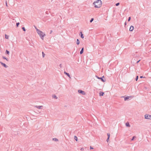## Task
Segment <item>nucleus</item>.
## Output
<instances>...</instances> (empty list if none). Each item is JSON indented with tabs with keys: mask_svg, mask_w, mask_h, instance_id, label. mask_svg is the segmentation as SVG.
Here are the masks:
<instances>
[{
	"mask_svg": "<svg viewBox=\"0 0 151 151\" xmlns=\"http://www.w3.org/2000/svg\"><path fill=\"white\" fill-rule=\"evenodd\" d=\"M93 4L94 5V7L95 8H99L102 5V2L101 0H97L94 1L93 3Z\"/></svg>",
	"mask_w": 151,
	"mask_h": 151,
	"instance_id": "1",
	"label": "nucleus"
},
{
	"mask_svg": "<svg viewBox=\"0 0 151 151\" xmlns=\"http://www.w3.org/2000/svg\"><path fill=\"white\" fill-rule=\"evenodd\" d=\"M37 32L41 39L43 40L44 37L45 36V34L38 29H37Z\"/></svg>",
	"mask_w": 151,
	"mask_h": 151,
	"instance_id": "2",
	"label": "nucleus"
},
{
	"mask_svg": "<svg viewBox=\"0 0 151 151\" xmlns=\"http://www.w3.org/2000/svg\"><path fill=\"white\" fill-rule=\"evenodd\" d=\"M96 77L98 79H100L101 81L103 82H104L106 81V80L103 79V78H104V76H103L102 77H99L97 76H96Z\"/></svg>",
	"mask_w": 151,
	"mask_h": 151,
	"instance_id": "3",
	"label": "nucleus"
},
{
	"mask_svg": "<svg viewBox=\"0 0 151 151\" xmlns=\"http://www.w3.org/2000/svg\"><path fill=\"white\" fill-rule=\"evenodd\" d=\"M145 118L147 119H151V115L149 114H145Z\"/></svg>",
	"mask_w": 151,
	"mask_h": 151,
	"instance_id": "4",
	"label": "nucleus"
},
{
	"mask_svg": "<svg viewBox=\"0 0 151 151\" xmlns=\"http://www.w3.org/2000/svg\"><path fill=\"white\" fill-rule=\"evenodd\" d=\"M78 92L79 93H81L82 95H85L86 94V93L85 91L81 90H79L78 91Z\"/></svg>",
	"mask_w": 151,
	"mask_h": 151,
	"instance_id": "5",
	"label": "nucleus"
},
{
	"mask_svg": "<svg viewBox=\"0 0 151 151\" xmlns=\"http://www.w3.org/2000/svg\"><path fill=\"white\" fill-rule=\"evenodd\" d=\"M1 65H2L3 66H4V67L5 68H7L8 67V66L7 65H6L5 63H2L1 62Z\"/></svg>",
	"mask_w": 151,
	"mask_h": 151,
	"instance_id": "6",
	"label": "nucleus"
},
{
	"mask_svg": "<svg viewBox=\"0 0 151 151\" xmlns=\"http://www.w3.org/2000/svg\"><path fill=\"white\" fill-rule=\"evenodd\" d=\"M64 73L65 74L68 76L70 78V76L69 73H68L65 71L64 72Z\"/></svg>",
	"mask_w": 151,
	"mask_h": 151,
	"instance_id": "7",
	"label": "nucleus"
},
{
	"mask_svg": "<svg viewBox=\"0 0 151 151\" xmlns=\"http://www.w3.org/2000/svg\"><path fill=\"white\" fill-rule=\"evenodd\" d=\"M134 29V27L133 26H131L129 28V31H132Z\"/></svg>",
	"mask_w": 151,
	"mask_h": 151,
	"instance_id": "8",
	"label": "nucleus"
},
{
	"mask_svg": "<svg viewBox=\"0 0 151 151\" xmlns=\"http://www.w3.org/2000/svg\"><path fill=\"white\" fill-rule=\"evenodd\" d=\"M35 107H36V108H37L38 109H42V106H35Z\"/></svg>",
	"mask_w": 151,
	"mask_h": 151,
	"instance_id": "9",
	"label": "nucleus"
},
{
	"mask_svg": "<svg viewBox=\"0 0 151 151\" xmlns=\"http://www.w3.org/2000/svg\"><path fill=\"white\" fill-rule=\"evenodd\" d=\"M80 35H81V37L82 38H84V36H83V34L82 33V32H80Z\"/></svg>",
	"mask_w": 151,
	"mask_h": 151,
	"instance_id": "10",
	"label": "nucleus"
},
{
	"mask_svg": "<svg viewBox=\"0 0 151 151\" xmlns=\"http://www.w3.org/2000/svg\"><path fill=\"white\" fill-rule=\"evenodd\" d=\"M126 126L127 127H130V126L129 122H127L125 124Z\"/></svg>",
	"mask_w": 151,
	"mask_h": 151,
	"instance_id": "11",
	"label": "nucleus"
},
{
	"mask_svg": "<svg viewBox=\"0 0 151 151\" xmlns=\"http://www.w3.org/2000/svg\"><path fill=\"white\" fill-rule=\"evenodd\" d=\"M131 96H128L124 97V100L126 101L129 99V98L131 97Z\"/></svg>",
	"mask_w": 151,
	"mask_h": 151,
	"instance_id": "12",
	"label": "nucleus"
},
{
	"mask_svg": "<svg viewBox=\"0 0 151 151\" xmlns=\"http://www.w3.org/2000/svg\"><path fill=\"white\" fill-rule=\"evenodd\" d=\"M104 94V93L102 92H100L99 93V96H103Z\"/></svg>",
	"mask_w": 151,
	"mask_h": 151,
	"instance_id": "13",
	"label": "nucleus"
},
{
	"mask_svg": "<svg viewBox=\"0 0 151 151\" xmlns=\"http://www.w3.org/2000/svg\"><path fill=\"white\" fill-rule=\"evenodd\" d=\"M83 50H84V48L83 47L82 49H81V50L80 52V54H81L83 53Z\"/></svg>",
	"mask_w": 151,
	"mask_h": 151,
	"instance_id": "14",
	"label": "nucleus"
},
{
	"mask_svg": "<svg viewBox=\"0 0 151 151\" xmlns=\"http://www.w3.org/2000/svg\"><path fill=\"white\" fill-rule=\"evenodd\" d=\"M52 140L55 141H58V139L56 138H54L52 139Z\"/></svg>",
	"mask_w": 151,
	"mask_h": 151,
	"instance_id": "15",
	"label": "nucleus"
},
{
	"mask_svg": "<svg viewBox=\"0 0 151 151\" xmlns=\"http://www.w3.org/2000/svg\"><path fill=\"white\" fill-rule=\"evenodd\" d=\"M76 43L78 45H79L80 43V41L78 39H77V40Z\"/></svg>",
	"mask_w": 151,
	"mask_h": 151,
	"instance_id": "16",
	"label": "nucleus"
},
{
	"mask_svg": "<svg viewBox=\"0 0 151 151\" xmlns=\"http://www.w3.org/2000/svg\"><path fill=\"white\" fill-rule=\"evenodd\" d=\"M74 138L75 139L76 141H78V138H77V137L76 136H75L74 137Z\"/></svg>",
	"mask_w": 151,
	"mask_h": 151,
	"instance_id": "17",
	"label": "nucleus"
},
{
	"mask_svg": "<svg viewBox=\"0 0 151 151\" xmlns=\"http://www.w3.org/2000/svg\"><path fill=\"white\" fill-rule=\"evenodd\" d=\"M9 36L7 35H5V38L6 39H8L9 38Z\"/></svg>",
	"mask_w": 151,
	"mask_h": 151,
	"instance_id": "18",
	"label": "nucleus"
},
{
	"mask_svg": "<svg viewBox=\"0 0 151 151\" xmlns=\"http://www.w3.org/2000/svg\"><path fill=\"white\" fill-rule=\"evenodd\" d=\"M55 99H57L58 98V97H57V96H55V95H53V96H52Z\"/></svg>",
	"mask_w": 151,
	"mask_h": 151,
	"instance_id": "19",
	"label": "nucleus"
},
{
	"mask_svg": "<svg viewBox=\"0 0 151 151\" xmlns=\"http://www.w3.org/2000/svg\"><path fill=\"white\" fill-rule=\"evenodd\" d=\"M6 53L8 55H9V51L6 50Z\"/></svg>",
	"mask_w": 151,
	"mask_h": 151,
	"instance_id": "20",
	"label": "nucleus"
},
{
	"mask_svg": "<svg viewBox=\"0 0 151 151\" xmlns=\"http://www.w3.org/2000/svg\"><path fill=\"white\" fill-rule=\"evenodd\" d=\"M42 57H43V58H44L45 56V54L43 52H42Z\"/></svg>",
	"mask_w": 151,
	"mask_h": 151,
	"instance_id": "21",
	"label": "nucleus"
},
{
	"mask_svg": "<svg viewBox=\"0 0 151 151\" xmlns=\"http://www.w3.org/2000/svg\"><path fill=\"white\" fill-rule=\"evenodd\" d=\"M138 78V76H136V78L135 79V80L137 81Z\"/></svg>",
	"mask_w": 151,
	"mask_h": 151,
	"instance_id": "22",
	"label": "nucleus"
},
{
	"mask_svg": "<svg viewBox=\"0 0 151 151\" xmlns=\"http://www.w3.org/2000/svg\"><path fill=\"white\" fill-rule=\"evenodd\" d=\"M107 136H108V138H109L110 137V134L108 133H107Z\"/></svg>",
	"mask_w": 151,
	"mask_h": 151,
	"instance_id": "23",
	"label": "nucleus"
},
{
	"mask_svg": "<svg viewBox=\"0 0 151 151\" xmlns=\"http://www.w3.org/2000/svg\"><path fill=\"white\" fill-rule=\"evenodd\" d=\"M93 20H94V19H93V18H91V19L90 20V22H92L93 21Z\"/></svg>",
	"mask_w": 151,
	"mask_h": 151,
	"instance_id": "24",
	"label": "nucleus"
},
{
	"mask_svg": "<svg viewBox=\"0 0 151 151\" xmlns=\"http://www.w3.org/2000/svg\"><path fill=\"white\" fill-rule=\"evenodd\" d=\"M19 24V22L17 23L16 26H17V27H18Z\"/></svg>",
	"mask_w": 151,
	"mask_h": 151,
	"instance_id": "25",
	"label": "nucleus"
},
{
	"mask_svg": "<svg viewBox=\"0 0 151 151\" xmlns=\"http://www.w3.org/2000/svg\"><path fill=\"white\" fill-rule=\"evenodd\" d=\"M22 29L23 30V31H25L26 30H25V28L24 27H22Z\"/></svg>",
	"mask_w": 151,
	"mask_h": 151,
	"instance_id": "26",
	"label": "nucleus"
},
{
	"mask_svg": "<svg viewBox=\"0 0 151 151\" xmlns=\"http://www.w3.org/2000/svg\"><path fill=\"white\" fill-rule=\"evenodd\" d=\"M136 138V137L134 136H133V137H132V139H131V140H134V138Z\"/></svg>",
	"mask_w": 151,
	"mask_h": 151,
	"instance_id": "27",
	"label": "nucleus"
},
{
	"mask_svg": "<svg viewBox=\"0 0 151 151\" xmlns=\"http://www.w3.org/2000/svg\"><path fill=\"white\" fill-rule=\"evenodd\" d=\"M119 3H117L116 4V5L117 6H119Z\"/></svg>",
	"mask_w": 151,
	"mask_h": 151,
	"instance_id": "28",
	"label": "nucleus"
},
{
	"mask_svg": "<svg viewBox=\"0 0 151 151\" xmlns=\"http://www.w3.org/2000/svg\"><path fill=\"white\" fill-rule=\"evenodd\" d=\"M131 20V17H129L128 18V21L129 22Z\"/></svg>",
	"mask_w": 151,
	"mask_h": 151,
	"instance_id": "29",
	"label": "nucleus"
},
{
	"mask_svg": "<svg viewBox=\"0 0 151 151\" xmlns=\"http://www.w3.org/2000/svg\"><path fill=\"white\" fill-rule=\"evenodd\" d=\"M84 150V148H81V150L82 151L83 150Z\"/></svg>",
	"mask_w": 151,
	"mask_h": 151,
	"instance_id": "30",
	"label": "nucleus"
},
{
	"mask_svg": "<svg viewBox=\"0 0 151 151\" xmlns=\"http://www.w3.org/2000/svg\"><path fill=\"white\" fill-rule=\"evenodd\" d=\"M2 58L4 59H6V58L4 56H2Z\"/></svg>",
	"mask_w": 151,
	"mask_h": 151,
	"instance_id": "31",
	"label": "nucleus"
},
{
	"mask_svg": "<svg viewBox=\"0 0 151 151\" xmlns=\"http://www.w3.org/2000/svg\"><path fill=\"white\" fill-rule=\"evenodd\" d=\"M109 138H107V139L106 140V141H107V142H108V141L109 140Z\"/></svg>",
	"mask_w": 151,
	"mask_h": 151,
	"instance_id": "32",
	"label": "nucleus"
},
{
	"mask_svg": "<svg viewBox=\"0 0 151 151\" xmlns=\"http://www.w3.org/2000/svg\"><path fill=\"white\" fill-rule=\"evenodd\" d=\"M6 6H8V5H7V1H6Z\"/></svg>",
	"mask_w": 151,
	"mask_h": 151,
	"instance_id": "33",
	"label": "nucleus"
},
{
	"mask_svg": "<svg viewBox=\"0 0 151 151\" xmlns=\"http://www.w3.org/2000/svg\"><path fill=\"white\" fill-rule=\"evenodd\" d=\"M60 68H62V65L61 64H60Z\"/></svg>",
	"mask_w": 151,
	"mask_h": 151,
	"instance_id": "34",
	"label": "nucleus"
},
{
	"mask_svg": "<svg viewBox=\"0 0 151 151\" xmlns=\"http://www.w3.org/2000/svg\"><path fill=\"white\" fill-rule=\"evenodd\" d=\"M145 78V77H143V76H140V78Z\"/></svg>",
	"mask_w": 151,
	"mask_h": 151,
	"instance_id": "35",
	"label": "nucleus"
},
{
	"mask_svg": "<svg viewBox=\"0 0 151 151\" xmlns=\"http://www.w3.org/2000/svg\"><path fill=\"white\" fill-rule=\"evenodd\" d=\"M140 60H138L137 62V63H138Z\"/></svg>",
	"mask_w": 151,
	"mask_h": 151,
	"instance_id": "36",
	"label": "nucleus"
},
{
	"mask_svg": "<svg viewBox=\"0 0 151 151\" xmlns=\"http://www.w3.org/2000/svg\"><path fill=\"white\" fill-rule=\"evenodd\" d=\"M124 24L125 25H126V24H127V22H126L124 23Z\"/></svg>",
	"mask_w": 151,
	"mask_h": 151,
	"instance_id": "37",
	"label": "nucleus"
},
{
	"mask_svg": "<svg viewBox=\"0 0 151 151\" xmlns=\"http://www.w3.org/2000/svg\"><path fill=\"white\" fill-rule=\"evenodd\" d=\"M35 29H36V31H37V29H38L35 26Z\"/></svg>",
	"mask_w": 151,
	"mask_h": 151,
	"instance_id": "38",
	"label": "nucleus"
},
{
	"mask_svg": "<svg viewBox=\"0 0 151 151\" xmlns=\"http://www.w3.org/2000/svg\"><path fill=\"white\" fill-rule=\"evenodd\" d=\"M90 149H93V148L92 147H90Z\"/></svg>",
	"mask_w": 151,
	"mask_h": 151,
	"instance_id": "39",
	"label": "nucleus"
},
{
	"mask_svg": "<svg viewBox=\"0 0 151 151\" xmlns=\"http://www.w3.org/2000/svg\"><path fill=\"white\" fill-rule=\"evenodd\" d=\"M6 60L7 61H9V59L8 58H6Z\"/></svg>",
	"mask_w": 151,
	"mask_h": 151,
	"instance_id": "40",
	"label": "nucleus"
},
{
	"mask_svg": "<svg viewBox=\"0 0 151 151\" xmlns=\"http://www.w3.org/2000/svg\"><path fill=\"white\" fill-rule=\"evenodd\" d=\"M46 13L47 14H48V12H47V11L46 12Z\"/></svg>",
	"mask_w": 151,
	"mask_h": 151,
	"instance_id": "41",
	"label": "nucleus"
},
{
	"mask_svg": "<svg viewBox=\"0 0 151 151\" xmlns=\"http://www.w3.org/2000/svg\"><path fill=\"white\" fill-rule=\"evenodd\" d=\"M52 30H51V31H50V34L51 33H52Z\"/></svg>",
	"mask_w": 151,
	"mask_h": 151,
	"instance_id": "42",
	"label": "nucleus"
},
{
	"mask_svg": "<svg viewBox=\"0 0 151 151\" xmlns=\"http://www.w3.org/2000/svg\"><path fill=\"white\" fill-rule=\"evenodd\" d=\"M122 97H124V96H122Z\"/></svg>",
	"mask_w": 151,
	"mask_h": 151,
	"instance_id": "43",
	"label": "nucleus"
}]
</instances>
